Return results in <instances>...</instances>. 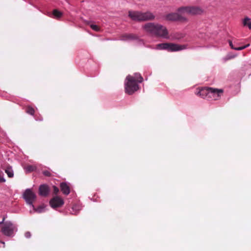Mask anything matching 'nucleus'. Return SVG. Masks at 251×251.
<instances>
[{"label": "nucleus", "mask_w": 251, "mask_h": 251, "mask_svg": "<svg viewBox=\"0 0 251 251\" xmlns=\"http://www.w3.org/2000/svg\"><path fill=\"white\" fill-rule=\"evenodd\" d=\"M50 203L52 208H56L62 206L64 202L62 199L55 197L50 201Z\"/></svg>", "instance_id": "obj_11"}, {"label": "nucleus", "mask_w": 251, "mask_h": 251, "mask_svg": "<svg viewBox=\"0 0 251 251\" xmlns=\"http://www.w3.org/2000/svg\"><path fill=\"white\" fill-rule=\"evenodd\" d=\"M32 209H33V211H34L35 212H37L38 213H41L44 211V207L43 206H40L37 208H35L34 207V209L33 208H32Z\"/></svg>", "instance_id": "obj_19"}, {"label": "nucleus", "mask_w": 251, "mask_h": 251, "mask_svg": "<svg viewBox=\"0 0 251 251\" xmlns=\"http://www.w3.org/2000/svg\"><path fill=\"white\" fill-rule=\"evenodd\" d=\"M43 174L46 176H50V173L48 171H44Z\"/></svg>", "instance_id": "obj_26"}, {"label": "nucleus", "mask_w": 251, "mask_h": 251, "mask_svg": "<svg viewBox=\"0 0 251 251\" xmlns=\"http://www.w3.org/2000/svg\"><path fill=\"white\" fill-rule=\"evenodd\" d=\"M179 11L183 14H187L191 16L201 15L204 12L202 8L198 6H183L179 7Z\"/></svg>", "instance_id": "obj_5"}, {"label": "nucleus", "mask_w": 251, "mask_h": 251, "mask_svg": "<svg viewBox=\"0 0 251 251\" xmlns=\"http://www.w3.org/2000/svg\"><path fill=\"white\" fill-rule=\"evenodd\" d=\"M25 237L26 238H28L30 237V236H31V233H30V232L27 231V232H26L25 233Z\"/></svg>", "instance_id": "obj_25"}, {"label": "nucleus", "mask_w": 251, "mask_h": 251, "mask_svg": "<svg viewBox=\"0 0 251 251\" xmlns=\"http://www.w3.org/2000/svg\"><path fill=\"white\" fill-rule=\"evenodd\" d=\"M4 218H3V220H2V222H0V224H2V223H3V221L4 220Z\"/></svg>", "instance_id": "obj_30"}, {"label": "nucleus", "mask_w": 251, "mask_h": 251, "mask_svg": "<svg viewBox=\"0 0 251 251\" xmlns=\"http://www.w3.org/2000/svg\"><path fill=\"white\" fill-rule=\"evenodd\" d=\"M52 14L53 15L54 18H59L62 16V13L58 11L56 9H55L53 11Z\"/></svg>", "instance_id": "obj_18"}, {"label": "nucleus", "mask_w": 251, "mask_h": 251, "mask_svg": "<svg viewBox=\"0 0 251 251\" xmlns=\"http://www.w3.org/2000/svg\"><path fill=\"white\" fill-rule=\"evenodd\" d=\"M143 78L140 74H134V75H128L126 76L125 82V91L131 95L139 89L138 83L143 81Z\"/></svg>", "instance_id": "obj_2"}, {"label": "nucleus", "mask_w": 251, "mask_h": 251, "mask_svg": "<svg viewBox=\"0 0 251 251\" xmlns=\"http://www.w3.org/2000/svg\"><path fill=\"white\" fill-rule=\"evenodd\" d=\"M61 190L62 192L65 195H68L70 192L69 187L65 183H62L60 184Z\"/></svg>", "instance_id": "obj_14"}, {"label": "nucleus", "mask_w": 251, "mask_h": 251, "mask_svg": "<svg viewBox=\"0 0 251 251\" xmlns=\"http://www.w3.org/2000/svg\"><path fill=\"white\" fill-rule=\"evenodd\" d=\"M180 37H176L175 38L176 39H179V38L183 37L184 35L183 34L180 33Z\"/></svg>", "instance_id": "obj_29"}, {"label": "nucleus", "mask_w": 251, "mask_h": 251, "mask_svg": "<svg viewBox=\"0 0 251 251\" xmlns=\"http://www.w3.org/2000/svg\"><path fill=\"white\" fill-rule=\"evenodd\" d=\"M23 197L26 202L34 209L33 203L36 198L35 194L30 189H27L23 194Z\"/></svg>", "instance_id": "obj_8"}, {"label": "nucleus", "mask_w": 251, "mask_h": 251, "mask_svg": "<svg viewBox=\"0 0 251 251\" xmlns=\"http://www.w3.org/2000/svg\"><path fill=\"white\" fill-rule=\"evenodd\" d=\"M223 92V91L222 89H213L211 88L208 99L217 100L221 97Z\"/></svg>", "instance_id": "obj_9"}, {"label": "nucleus", "mask_w": 251, "mask_h": 251, "mask_svg": "<svg viewBox=\"0 0 251 251\" xmlns=\"http://www.w3.org/2000/svg\"><path fill=\"white\" fill-rule=\"evenodd\" d=\"M210 87H204L199 89L196 93V95L201 96V98L209 99Z\"/></svg>", "instance_id": "obj_10"}, {"label": "nucleus", "mask_w": 251, "mask_h": 251, "mask_svg": "<svg viewBox=\"0 0 251 251\" xmlns=\"http://www.w3.org/2000/svg\"><path fill=\"white\" fill-rule=\"evenodd\" d=\"M229 46H230V47L231 48V49H232L233 50H235V49L237 48H235L233 47V44L231 41H229Z\"/></svg>", "instance_id": "obj_27"}, {"label": "nucleus", "mask_w": 251, "mask_h": 251, "mask_svg": "<svg viewBox=\"0 0 251 251\" xmlns=\"http://www.w3.org/2000/svg\"><path fill=\"white\" fill-rule=\"evenodd\" d=\"M183 12L179 11V8H177L176 12H171L166 14L164 19L166 21L171 22H180L181 23H187L188 19L183 16Z\"/></svg>", "instance_id": "obj_4"}, {"label": "nucleus", "mask_w": 251, "mask_h": 251, "mask_svg": "<svg viewBox=\"0 0 251 251\" xmlns=\"http://www.w3.org/2000/svg\"><path fill=\"white\" fill-rule=\"evenodd\" d=\"M49 192V189L47 185H42L39 187V194L41 196H46Z\"/></svg>", "instance_id": "obj_13"}, {"label": "nucleus", "mask_w": 251, "mask_h": 251, "mask_svg": "<svg viewBox=\"0 0 251 251\" xmlns=\"http://www.w3.org/2000/svg\"><path fill=\"white\" fill-rule=\"evenodd\" d=\"M143 28L145 32L152 35L163 38H168V31L166 26L162 25L149 23L144 25Z\"/></svg>", "instance_id": "obj_1"}, {"label": "nucleus", "mask_w": 251, "mask_h": 251, "mask_svg": "<svg viewBox=\"0 0 251 251\" xmlns=\"http://www.w3.org/2000/svg\"><path fill=\"white\" fill-rule=\"evenodd\" d=\"M34 109L30 107V106H28L27 107V109H26V112L29 114H30L31 115H33L34 113Z\"/></svg>", "instance_id": "obj_20"}, {"label": "nucleus", "mask_w": 251, "mask_h": 251, "mask_svg": "<svg viewBox=\"0 0 251 251\" xmlns=\"http://www.w3.org/2000/svg\"><path fill=\"white\" fill-rule=\"evenodd\" d=\"M1 243L3 245V247H5V243L3 242H1Z\"/></svg>", "instance_id": "obj_31"}, {"label": "nucleus", "mask_w": 251, "mask_h": 251, "mask_svg": "<svg viewBox=\"0 0 251 251\" xmlns=\"http://www.w3.org/2000/svg\"><path fill=\"white\" fill-rule=\"evenodd\" d=\"M53 189H54V192L55 193H57L59 191V189L55 186H54L53 187Z\"/></svg>", "instance_id": "obj_28"}, {"label": "nucleus", "mask_w": 251, "mask_h": 251, "mask_svg": "<svg viewBox=\"0 0 251 251\" xmlns=\"http://www.w3.org/2000/svg\"><path fill=\"white\" fill-rule=\"evenodd\" d=\"M244 26L248 27L250 29H251V19L249 17H245L242 22Z\"/></svg>", "instance_id": "obj_15"}, {"label": "nucleus", "mask_w": 251, "mask_h": 251, "mask_svg": "<svg viewBox=\"0 0 251 251\" xmlns=\"http://www.w3.org/2000/svg\"><path fill=\"white\" fill-rule=\"evenodd\" d=\"M187 48L186 45H180L173 43H162L157 44L156 49L157 50H167L170 51H177Z\"/></svg>", "instance_id": "obj_6"}, {"label": "nucleus", "mask_w": 251, "mask_h": 251, "mask_svg": "<svg viewBox=\"0 0 251 251\" xmlns=\"http://www.w3.org/2000/svg\"><path fill=\"white\" fill-rule=\"evenodd\" d=\"M1 230L4 235L7 236H12L17 229L11 222H6L3 224Z\"/></svg>", "instance_id": "obj_7"}, {"label": "nucleus", "mask_w": 251, "mask_h": 251, "mask_svg": "<svg viewBox=\"0 0 251 251\" xmlns=\"http://www.w3.org/2000/svg\"><path fill=\"white\" fill-rule=\"evenodd\" d=\"M6 181L4 177V175L2 172H0V182L3 183Z\"/></svg>", "instance_id": "obj_23"}, {"label": "nucleus", "mask_w": 251, "mask_h": 251, "mask_svg": "<svg viewBox=\"0 0 251 251\" xmlns=\"http://www.w3.org/2000/svg\"><path fill=\"white\" fill-rule=\"evenodd\" d=\"M129 17L134 21H148L152 20L155 16L150 11L142 12L139 11H129Z\"/></svg>", "instance_id": "obj_3"}, {"label": "nucleus", "mask_w": 251, "mask_h": 251, "mask_svg": "<svg viewBox=\"0 0 251 251\" xmlns=\"http://www.w3.org/2000/svg\"><path fill=\"white\" fill-rule=\"evenodd\" d=\"M236 56V55L233 54L231 53H229L225 57L222 58L221 61L222 62L225 63L228 60L235 58Z\"/></svg>", "instance_id": "obj_16"}, {"label": "nucleus", "mask_w": 251, "mask_h": 251, "mask_svg": "<svg viewBox=\"0 0 251 251\" xmlns=\"http://www.w3.org/2000/svg\"><path fill=\"white\" fill-rule=\"evenodd\" d=\"M90 26L95 31H99L100 30V27L96 25L91 24Z\"/></svg>", "instance_id": "obj_22"}, {"label": "nucleus", "mask_w": 251, "mask_h": 251, "mask_svg": "<svg viewBox=\"0 0 251 251\" xmlns=\"http://www.w3.org/2000/svg\"><path fill=\"white\" fill-rule=\"evenodd\" d=\"M138 37L132 34H124L120 37V40L125 41H129L133 40H136Z\"/></svg>", "instance_id": "obj_12"}, {"label": "nucleus", "mask_w": 251, "mask_h": 251, "mask_svg": "<svg viewBox=\"0 0 251 251\" xmlns=\"http://www.w3.org/2000/svg\"><path fill=\"white\" fill-rule=\"evenodd\" d=\"M35 169V167L33 166L29 165L27 166L25 168V170L27 172H30L34 171Z\"/></svg>", "instance_id": "obj_21"}, {"label": "nucleus", "mask_w": 251, "mask_h": 251, "mask_svg": "<svg viewBox=\"0 0 251 251\" xmlns=\"http://www.w3.org/2000/svg\"><path fill=\"white\" fill-rule=\"evenodd\" d=\"M5 173L9 177L12 178L14 176V172L11 167H8L5 170Z\"/></svg>", "instance_id": "obj_17"}, {"label": "nucleus", "mask_w": 251, "mask_h": 251, "mask_svg": "<svg viewBox=\"0 0 251 251\" xmlns=\"http://www.w3.org/2000/svg\"><path fill=\"white\" fill-rule=\"evenodd\" d=\"M249 46H250V44H248V45H247L246 46H242V47H238V48L235 49V50H243L246 49V48L248 47Z\"/></svg>", "instance_id": "obj_24"}]
</instances>
